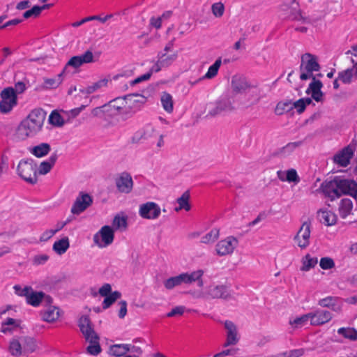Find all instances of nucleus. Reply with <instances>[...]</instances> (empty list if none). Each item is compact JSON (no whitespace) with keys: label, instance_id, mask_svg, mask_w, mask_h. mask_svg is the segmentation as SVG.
Returning a JSON list of instances; mask_svg holds the SVG:
<instances>
[{"label":"nucleus","instance_id":"nucleus-28","mask_svg":"<svg viewBox=\"0 0 357 357\" xmlns=\"http://www.w3.org/2000/svg\"><path fill=\"white\" fill-rule=\"evenodd\" d=\"M57 158L56 153H54L47 160L42 162L38 168V173L42 175L47 174L55 164Z\"/></svg>","mask_w":357,"mask_h":357},{"label":"nucleus","instance_id":"nucleus-44","mask_svg":"<svg viewBox=\"0 0 357 357\" xmlns=\"http://www.w3.org/2000/svg\"><path fill=\"white\" fill-rule=\"evenodd\" d=\"M20 321L17 320L13 318H8L5 322H3L1 324V332L3 333H7L8 332H11L13 328H10V326H13V328H17L20 326Z\"/></svg>","mask_w":357,"mask_h":357},{"label":"nucleus","instance_id":"nucleus-8","mask_svg":"<svg viewBox=\"0 0 357 357\" xmlns=\"http://www.w3.org/2000/svg\"><path fill=\"white\" fill-rule=\"evenodd\" d=\"M114 238L113 229L107 225L103 226L98 233L94 235L93 241L100 248L110 245Z\"/></svg>","mask_w":357,"mask_h":357},{"label":"nucleus","instance_id":"nucleus-38","mask_svg":"<svg viewBox=\"0 0 357 357\" xmlns=\"http://www.w3.org/2000/svg\"><path fill=\"white\" fill-rule=\"evenodd\" d=\"M124 344H116L111 345L109 348V354L116 357L124 356L126 353Z\"/></svg>","mask_w":357,"mask_h":357},{"label":"nucleus","instance_id":"nucleus-24","mask_svg":"<svg viewBox=\"0 0 357 357\" xmlns=\"http://www.w3.org/2000/svg\"><path fill=\"white\" fill-rule=\"evenodd\" d=\"M41 315L43 321L49 323L54 322L60 316L59 310L55 306H49L41 312Z\"/></svg>","mask_w":357,"mask_h":357},{"label":"nucleus","instance_id":"nucleus-19","mask_svg":"<svg viewBox=\"0 0 357 357\" xmlns=\"http://www.w3.org/2000/svg\"><path fill=\"white\" fill-rule=\"evenodd\" d=\"M311 325L319 326L330 321L332 319V314L329 311L317 310L310 312Z\"/></svg>","mask_w":357,"mask_h":357},{"label":"nucleus","instance_id":"nucleus-6","mask_svg":"<svg viewBox=\"0 0 357 357\" xmlns=\"http://www.w3.org/2000/svg\"><path fill=\"white\" fill-rule=\"evenodd\" d=\"M238 241L234 236H230L218 242L215 245V252L220 257L231 255L236 247Z\"/></svg>","mask_w":357,"mask_h":357},{"label":"nucleus","instance_id":"nucleus-63","mask_svg":"<svg viewBox=\"0 0 357 357\" xmlns=\"http://www.w3.org/2000/svg\"><path fill=\"white\" fill-rule=\"evenodd\" d=\"M184 306H176L173 308L167 314L168 317H173L176 316H181L185 312Z\"/></svg>","mask_w":357,"mask_h":357},{"label":"nucleus","instance_id":"nucleus-12","mask_svg":"<svg viewBox=\"0 0 357 357\" xmlns=\"http://www.w3.org/2000/svg\"><path fill=\"white\" fill-rule=\"evenodd\" d=\"M252 84L245 77L241 75H235L231 78V87L233 93L242 94L246 93Z\"/></svg>","mask_w":357,"mask_h":357},{"label":"nucleus","instance_id":"nucleus-56","mask_svg":"<svg viewBox=\"0 0 357 357\" xmlns=\"http://www.w3.org/2000/svg\"><path fill=\"white\" fill-rule=\"evenodd\" d=\"M15 293L19 296H24L26 298L30 293H31L32 287L30 286H26L24 288L19 284H16L13 287Z\"/></svg>","mask_w":357,"mask_h":357},{"label":"nucleus","instance_id":"nucleus-41","mask_svg":"<svg viewBox=\"0 0 357 357\" xmlns=\"http://www.w3.org/2000/svg\"><path fill=\"white\" fill-rule=\"evenodd\" d=\"M49 123L55 127H61L64 125L63 118L57 111H52L48 119Z\"/></svg>","mask_w":357,"mask_h":357},{"label":"nucleus","instance_id":"nucleus-46","mask_svg":"<svg viewBox=\"0 0 357 357\" xmlns=\"http://www.w3.org/2000/svg\"><path fill=\"white\" fill-rule=\"evenodd\" d=\"M121 294L119 291H115L112 292L109 295L105 296L102 303V308L107 309L117 299L121 298Z\"/></svg>","mask_w":357,"mask_h":357},{"label":"nucleus","instance_id":"nucleus-17","mask_svg":"<svg viewBox=\"0 0 357 357\" xmlns=\"http://www.w3.org/2000/svg\"><path fill=\"white\" fill-rule=\"evenodd\" d=\"M115 183L118 190L121 192L129 193L132 189V178L130 174L127 172L121 173L119 177L116 178Z\"/></svg>","mask_w":357,"mask_h":357},{"label":"nucleus","instance_id":"nucleus-5","mask_svg":"<svg viewBox=\"0 0 357 357\" xmlns=\"http://www.w3.org/2000/svg\"><path fill=\"white\" fill-rule=\"evenodd\" d=\"M0 113L8 114L17 104V96L13 87H7L0 93Z\"/></svg>","mask_w":357,"mask_h":357},{"label":"nucleus","instance_id":"nucleus-43","mask_svg":"<svg viewBox=\"0 0 357 357\" xmlns=\"http://www.w3.org/2000/svg\"><path fill=\"white\" fill-rule=\"evenodd\" d=\"M312 98H301L295 102H292L293 109L295 108L298 113L301 114L305 109L307 105L312 103Z\"/></svg>","mask_w":357,"mask_h":357},{"label":"nucleus","instance_id":"nucleus-55","mask_svg":"<svg viewBox=\"0 0 357 357\" xmlns=\"http://www.w3.org/2000/svg\"><path fill=\"white\" fill-rule=\"evenodd\" d=\"M211 11L215 17H221L225 13V6L222 2H217L211 6Z\"/></svg>","mask_w":357,"mask_h":357},{"label":"nucleus","instance_id":"nucleus-36","mask_svg":"<svg viewBox=\"0 0 357 357\" xmlns=\"http://www.w3.org/2000/svg\"><path fill=\"white\" fill-rule=\"evenodd\" d=\"M222 64L221 58H218L215 63L211 66L206 72V73L203 76L204 79H212L215 77L218 72V70Z\"/></svg>","mask_w":357,"mask_h":357},{"label":"nucleus","instance_id":"nucleus-9","mask_svg":"<svg viewBox=\"0 0 357 357\" xmlns=\"http://www.w3.org/2000/svg\"><path fill=\"white\" fill-rule=\"evenodd\" d=\"M311 222L305 221L294 238L297 245L301 249L307 248L310 244Z\"/></svg>","mask_w":357,"mask_h":357},{"label":"nucleus","instance_id":"nucleus-57","mask_svg":"<svg viewBox=\"0 0 357 357\" xmlns=\"http://www.w3.org/2000/svg\"><path fill=\"white\" fill-rule=\"evenodd\" d=\"M285 181L294 183H299L300 178L295 169H290L286 172Z\"/></svg>","mask_w":357,"mask_h":357},{"label":"nucleus","instance_id":"nucleus-58","mask_svg":"<svg viewBox=\"0 0 357 357\" xmlns=\"http://www.w3.org/2000/svg\"><path fill=\"white\" fill-rule=\"evenodd\" d=\"M309 319L311 320L310 312L303 314L300 317H297L294 321H290L289 324L291 325H295L296 326H302L305 325Z\"/></svg>","mask_w":357,"mask_h":357},{"label":"nucleus","instance_id":"nucleus-62","mask_svg":"<svg viewBox=\"0 0 357 357\" xmlns=\"http://www.w3.org/2000/svg\"><path fill=\"white\" fill-rule=\"evenodd\" d=\"M126 347V353H134L137 354L138 356H140L143 353V350L141 347L132 345L131 344H124Z\"/></svg>","mask_w":357,"mask_h":357},{"label":"nucleus","instance_id":"nucleus-18","mask_svg":"<svg viewBox=\"0 0 357 357\" xmlns=\"http://www.w3.org/2000/svg\"><path fill=\"white\" fill-rule=\"evenodd\" d=\"M225 328L227 330V340L224 347L236 344L239 340L236 326L232 321L227 320L225 322Z\"/></svg>","mask_w":357,"mask_h":357},{"label":"nucleus","instance_id":"nucleus-23","mask_svg":"<svg viewBox=\"0 0 357 357\" xmlns=\"http://www.w3.org/2000/svg\"><path fill=\"white\" fill-rule=\"evenodd\" d=\"M261 89L256 85H252L251 88L248 89L245 94V99L250 105L257 104L261 99Z\"/></svg>","mask_w":357,"mask_h":357},{"label":"nucleus","instance_id":"nucleus-53","mask_svg":"<svg viewBox=\"0 0 357 357\" xmlns=\"http://www.w3.org/2000/svg\"><path fill=\"white\" fill-rule=\"evenodd\" d=\"M112 225L115 229L125 230L127 227V219L126 217L116 215L113 220Z\"/></svg>","mask_w":357,"mask_h":357},{"label":"nucleus","instance_id":"nucleus-48","mask_svg":"<svg viewBox=\"0 0 357 357\" xmlns=\"http://www.w3.org/2000/svg\"><path fill=\"white\" fill-rule=\"evenodd\" d=\"M337 333L350 340L354 341L357 340V331L354 328H340L338 329Z\"/></svg>","mask_w":357,"mask_h":357},{"label":"nucleus","instance_id":"nucleus-10","mask_svg":"<svg viewBox=\"0 0 357 357\" xmlns=\"http://www.w3.org/2000/svg\"><path fill=\"white\" fill-rule=\"evenodd\" d=\"M161 213L160 206L155 202H148L139 206V214L144 218L147 220L157 219Z\"/></svg>","mask_w":357,"mask_h":357},{"label":"nucleus","instance_id":"nucleus-34","mask_svg":"<svg viewBox=\"0 0 357 357\" xmlns=\"http://www.w3.org/2000/svg\"><path fill=\"white\" fill-rule=\"evenodd\" d=\"M63 70L59 73L56 77L54 78H45L44 79V87L46 89H55L58 87L63 80Z\"/></svg>","mask_w":357,"mask_h":357},{"label":"nucleus","instance_id":"nucleus-30","mask_svg":"<svg viewBox=\"0 0 357 357\" xmlns=\"http://www.w3.org/2000/svg\"><path fill=\"white\" fill-rule=\"evenodd\" d=\"M301 262V271H308L317 264L318 259L317 257H312L310 254H307L302 258Z\"/></svg>","mask_w":357,"mask_h":357},{"label":"nucleus","instance_id":"nucleus-1","mask_svg":"<svg viewBox=\"0 0 357 357\" xmlns=\"http://www.w3.org/2000/svg\"><path fill=\"white\" fill-rule=\"evenodd\" d=\"M46 119V112L40 108L33 109L17 128L15 137L26 140L38 135L43 129Z\"/></svg>","mask_w":357,"mask_h":357},{"label":"nucleus","instance_id":"nucleus-31","mask_svg":"<svg viewBox=\"0 0 357 357\" xmlns=\"http://www.w3.org/2000/svg\"><path fill=\"white\" fill-rule=\"evenodd\" d=\"M44 296V292L43 291H34L32 289L31 293L29 294L26 298L28 304L36 307L38 306L43 301Z\"/></svg>","mask_w":357,"mask_h":357},{"label":"nucleus","instance_id":"nucleus-25","mask_svg":"<svg viewBox=\"0 0 357 357\" xmlns=\"http://www.w3.org/2000/svg\"><path fill=\"white\" fill-rule=\"evenodd\" d=\"M8 350L10 355L14 357H19L22 355L24 350L22 343L20 341V337L10 340Z\"/></svg>","mask_w":357,"mask_h":357},{"label":"nucleus","instance_id":"nucleus-47","mask_svg":"<svg viewBox=\"0 0 357 357\" xmlns=\"http://www.w3.org/2000/svg\"><path fill=\"white\" fill-rule=\"evenodd\" d=\"M160 63H162L165 67L169 66L177 58V54L167 55L166 53L159 52L158 54Z\"/></svg>","mask_w":357,"mask_h":357},{"label":"nucleus","instance_id":"nucleus-35","mask_svg":"<svg viewBox=\"0 0 357 357\" xmlns=\"http://www.w3.org/2000/svg\"><path fill=\"white\" fill-rule=\"evenodd\" d=\"M161 103L163 109L168 113H172L173 111V100L172 96L166 92H164L160 98Z\"/></svg>","mask_w":357,"mask_h":357},{"label":"nucleus","instance_id":"nucleus-20","mask_svg":"<svg viewBox=\"0 0 357 357\" xmlns=\"http://www.w3.org/2000/svg\"><path fill=\"white\" fill-rule=\"evenodd\" d=\"M89 343L86 347V352L93 356H98L101 353L102 349L100 344V337L97 333L89 337L88 340H85Z\"/></svg>","mask_w":357,"mask_h":357},{"label":"nucleus","instance_id":"nucleus-26","mask_svg":"<svg viewBox=\"0 0 357 357\" xmlns=\"http://www.w3.org/2000/svg\"><path fill=\"white\" fill-rule=\"evenodd\" d=\"M20 341L22 343L24 353H33L38 349L36 340L31 336H22Z\"/></svg>","mask_w":357,"mask_h":357},{"label":"nucleus","instance_id":"nucleus-3","mask_svg":"<svg viewBox=\"0 0 357 357\" xmlns=\"http://www.w3.org/2000/svg\"><path fill=\"white\" fill-rule=\"evenodd\" d=\"M17 172L21 178L29 183L34 184L37 181L36 164L32 159L21 160L17 166Z\"/></svg>","mask_w":357,"mask_h":357},{"label":"nucleus","instance_id":"nucleus-4","mask_svg":"<svg viewBox=\"0 0 357 357\" xmlns=\"http://www.w3.org/2000/svg\"><path fill=\"white\" fill-rule=\"evenodd\" d=\"M192 294L195 298H221L224 300H228L231 298V295L225 285H211L207 287L205 294L194 292Z\"/></svg>","mask_w":357,"mask_h":357},{"label":"nucleus","instance_id":"nucleus-15","mask_svg":"<svg viewBox=\"0 0 357 357\" xmlns=\"http://www.w3.org/2000/svg\"><path fill=\"white\" fill-rule=\"evenodd\" d=\"M354 153V146L348 145L342 149L333 157L334 162L341 167H347L353 157Z\"/></svg>","mask_w":357,"mask_h":357},{"label":"nucleus","instance_id":"nucleus-32","mask_svg":"<svg viewBox=\"0 0 357 357\" xmlns=\"http://www.w3.org/2000/svg\"><path fill=\"white\" fill-rule=\"evenodd\" d=\"M70 246L69 239L68 237H64L56 242L53 245V250L59 255H62L66 252Z\"/></svg>","mask_w":357,"mask_h":357},{"label":"nucleus","instance_id":"nucleus-39","mask_svg":"<svg viewBox=\"0 0 357 357\" xmlns=\"http://www.w3.org/2000/svg\"><path fill=\"white\" fill-rule=\"evenodd\" d=\"M125 103L124 98H116L113 100L109 102L107 105L105 107H107L108 112H121V109H123L122 105Z\"/></svg>","mask_w":357,"mask_h":357},{"label":"nucleus","instance_id":"nucleus-64","mask_svg":"<svg viewBox=\"0 0 357 357\" xmlns=\"http://www.w3.org/2000/svg\"><path fill=\"white\" fill-rule=\"evenodd\" d=\"M56 233V230L50 229L47 230L45 232L42 234V235L40 237V241H46L51 238Z\"/></svg>","mask_w":357,"mask_h":357},{"label":"nucleus","instance_id":"nucleus-45","mask_svg":"<svg viewBox=\"0 0 357 357\" xmlns=\"http://www.w3.org/2000/svg\"><path fill=\"white\" fill-rule=\"evenodd\" d=\"M293 109L292 101L287 100L284 102H280L275 107V113L278 115H282L285 112H288Z\"/></svg>","mask_w":357,"mask_h":357},{"label":"nucleus","instance_id":"nucleus-37","mask_svg":"<svg viewBox=\"0 0 357 357\" xmlns=\"http://www.w3.org/2000/svg\"><path fill=\"white\" fill-rule=\"evenodd\" d=\"M301 142H291L287 144L286 146L282 147L279 150L277 151L275 153V155H289L291 152H293L297 147L300 146L301 145Z\"/></svg>","mask_w":357,"mask_h":357},{"label":"nucleus","instance_id":"nucleus-13","mask_svg":"<svg viewBox=\"0 0 357 357\" xmlns=\"http://www.w3.org/2000/svg\"><path fill=\"white\" fill-rule=\"evenodd\" d=\"M321 67L317 62L316 56L310 54L305 53L301 56V63L300 66V70H305L307 72L319 71Z\"/></svg>","mask_w":357,"mask_h":357},{"label":"nucleus","instance_id":"nucleus-11","mask_svg":"<svg viewBox=\"0 0 357 357\" xmlns=\"http://www.w3.org/2000/svg\"><path fill=\"white\" fill-rule=\"evenodd\" d=\"M92 202L93 199L89 194L81 192L72 206L71 213L79 215L90 206Z\"/></svg>","mask_w":357,"mask_h":357},{"label":"nucleus","instance_id":"nucleus-42","mask_svg":"<svg viewBox=\"0 0 357 357\" xmlns=\"http://www.w3.org/2000/svg\"><path fill=\"white\" fill-rule=\"evenodd\" d=\"M220 236V230L218 229H213L208 234L202 238L201 243L204 244L214 243Z\"/></svg>","mask_w":357,"mask_h":357},{"label":"nucleus","instance_id":"nucleus-52","mask_svg":"<svg viewBox=\"0 0 357 357\" xmlns=\"http://www.w3.org/2000/svg\"><path fill=\"white\" fill-rule=\"evenodd\" d=\"M190 194L188 191L185 192L181 197L177 199V202L180 206V208H183L188 211L190 210V205L188 203Z\"/></svg>","mask_w":357,"mask_h":357},{"label":"nucleus","instance_id":"nucleus-33","mask_svg":"<svg viewBox=\"0 0 357 357\" xmlns=\"http://www.w3.org/2000/svg\"><path fill=\"white\" fill-rule=\"evenodd\" d=\"M353 208L352 202L349 199H343L341 201L339 212L340 215L342 218H345L348 215L351 213Z\"/></svg>","mask_w":357,"mask_h":357},{"label":"nucleus","instance_id":"nucleus-7","mask_svg":"<svg viewBox=\"0 0 357 357\" xmlns=\"http://www.w3.org/2000/svg\"><path fill=\"white\" fill-rule=\"evenodd\" d=\"M93 61V54L90 50H87L83 54L71 57L66 63L63 69V73H68V68L77 69L84 63H89Z\"/></svg>","mask_w":357,"mask_h":357},{"label":"nucleus","instance_id":"nucleus-40","mask_svg":"<svg viewBox=\"0 0 357 357\" xmlns=\"http://www.w3.org/2000/svg\"><path fill=\"white\" fill-rule=\"evenodd\" d=\"M108 81H109L108 79H106V78L102 79L93 83L92 85L89 86L86 89H82L80 91L83 93H88V94L92 93L94 91H96V90H98V89H100L102 86H107Z\"/></svg>","mask_w":357,"mask_h":357},{"label":"nucleus","instance_id":"nucleus-2","mask_svg":"<svg viewBox=\"0 0 357 357\" xmlns=\"http://www.w3.org/2000/svg\"><path fill=\"white\" fill-rule=\"evenodd\" d=\"M234 102V98L231 96L227 95L214 102H208L206 106L205 111L207 115L215 116L222 112L233 111L235 109Z\"/></svg>","mask_w":357,"mask_h":357},{"label":"nucleus","instance_id":"nucleus-60","mask_svg":"<svg viewBox=\"0 0 357 357\" xmlns=\"http://www.w3.org/2000/svg\"><path fill=\"white\" fill-rule=\"evenodd\" d=\"M288 17L291 20L301 22H306L307 20V17L302 15L300 10L291 11Z\"/></svg>","mask_w":357,"mask_h":357},{"label":"nucleus","instance_id":"nucleus-61","mask_svg":"<svg viewBox=\"0 0 357 357\" xmlns=\"http://www.w3.org/2000/svg\"><path fill=\"white\" fill-rule=\"evenodd\" d=\"M40 14L39 6H34L31 9L26 10L24 13L23 17L26 19L32 16L37 17Z\"/></svg>","mask_w":357,"mask_h":357},{"label":"nucleus","instance_id":"nucleus-16","mask_svg":"<svg viewBox=\"0 0 357 357\" xmlns=\"http://www.w3.org/2000/svg\"><path fill=\"white\" fill-rule=\"evenodd\" d=\"M320 188L322 192L326 196L330 197L331 200L340 197L338 177H335L333 180L329 181H326L322 183Z\"/></svg>","mask_w":357,"mask_h":357},{"label":"nucleus","instance_id":"nucleus-14","mask_svg":"<svg viewBox=\"0 0 357 357\" xmlns=\"http://www.w3.org/2000/svg\"><path fill=\"white\" fill-rule=\"evenodd\" d=\"M338 187L340 197L342 195H349L353 197H357V183L354 181L338 177Z\"/></svg>","mask_w":357,"mask_h":357},{"label":"nucleus","instance_id":"nucleus-22","mask_svg":"<svg viewBox=\"0 0 357 357\" xmlns=\"http://www.w3.org/2000/svg\"><path fill=\"white\" fill-rule=\"evenodd\" d=\"M204 271L202 270H197L190 273H181L182 281L184 284H191L194 282L197 281L199 287H202L204 284L202 275Z\"/></svg>","mask_w":357,"mask_h":357},{"label":"nucleus","instance_id":"nucleus-49","mask_svg":"<svg viewBox=\"0 0 357 357\" xmlns=\"http://www.w3.org/2000/svg\"><path fill=\"white\" fill-rule=\"evenodd\" d=\"M183 284L181 275L169 278L164 282V285L167 289H172L174 287Z\"/></svg>","mask_w":357,"mask_h":357},{"label":"nucleus","instance_id":"nucleus-27","mask_svg":"<svg viewBox=\"0 0 357 357\" xmlns=\"http://www.w3.org/2000/svg\"><path fill=\"white\" fill-rule=\"evenodd\" d=\"M318 214L320 217V221L326 225L331 226L336 223L337 216L334 213L321 209L318 211Z\"/></svg>","mask_w":357,"mask_h":357},{"label":"nucleus","instance_id":"nucleus-54","mask_svg":"<svg viewBox=\"0 0 357 357\" xmlns=\"http://www.w3.org/2000/svg\"><path fill=\"white\" fill-rule=\"evenodd\" d=\"M322 86V82L320 80L316 79V77H313V81L309 84L306 93L310 94L321 91Z\"/></svg>","mask_w":357,"mask_h":357},{"label":"nucleus","instance_id":"nucleus-59","mask_svg":"<svg viewBox=\"0 0 357 357\" xmlns=\"http://www.w3.org/2000/svg\"><path fill=\"white\" fill-rule=\"evenodd\" d=\"M319 266L324 270L331 269L335 267V262L331 257H322L320 259Z\"/></svg>","mask_w":357,"mask_h":357},{"label":"nucleus","instance_id":"nucleus-50","mask_svg":"<svg viewBox=\"0 0 357 357\" xmlns=\"http://www.w3.org/2000/svg\"><path fill=\"white\" fill-rule=\"evenodd\" d=\"M78 326L81 332L87 331L93 328V324L89 316L82 315L78 321Z\"/></svg>","mask_w":357,"mask_h":357},{"label":"nucleus","instance_id":"nucleus-21","mask_svg":"<svg viewBox=\"0 0 357 357\" xmlns=\"http://www.w3.org/2000/svg\"><path fill=\"white\" fill-rule=\"evenodd\" d=\"M125 104L128 105L129 107L139 108L142 105L146 102V98L139 93H132L125 96Z\"/></svg>","mask_w":357,"mask_h":357},{"label":"nucleus","instance_id":"nucleus-29","mask_svg":"<svg viewBox=\"0 0 357 357\" xmlns=\"http://www.w3.org/2000/svg\"><path fill=\"white\" fill-rule=\"evenodd\" d=\"M51 151L50 145L47 143H41L33 146L31 153L37 158H42L47 155Z\"/></svg>","mask_w":357,"mask_h":357},{"label":"nucleus","instance_id":"nucleus-51","mask_svg":"<svg viewBox=\"0 0 357 357\" xmlns=\"http://www.w3.org/2000/svg\"><path fill=\"white\" fill-rule=\"evenodd\" d=\"M353 76H354V69L349 68L340 72L338 75V79L344 84H349L351 82Z\"/></svg>","mask_w":357,"mask_h":357}]
</instances>
